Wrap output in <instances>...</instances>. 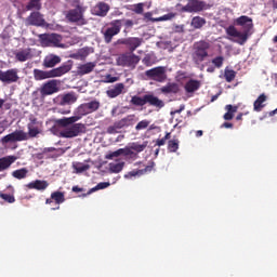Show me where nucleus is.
Returning <instances> with one entry per match:
<instances>
[{
    "mask_svg": "<svg viewBox=\"0 0 277 277\" xmlns=\"http://www.w3.org/2000/svg\"><path fill=\"white\" fill-rule=\"evenodd\" d=\"M116 81H118V77H114L111 75L106 76L105 83H116Z\"/></svg>",
    "mask_w": 277,
    "mask_h": 277,
    "instance_id": "50",
    "label": "nucleus"
},
{
    "mask_svg": "<svg viewBox=\"0 0 277 277\" xmlns=\"http://www.w3.org/2000/svg\"><path fill=\"white\" fill-rule=\"evenodd\" d=\"M26 8L27 10H40V0H30Z\"/></svg>",
    "mask_w": 277,
    "mask_h": 277,
    "instance_id": "43",
    "label": "nucleus"
},
{
    "mask_svg": "<svg viewBox=\"0 0 277 277\" xmlns=\"http://www.w3.org/2000/svg\"><path fill=\"white\" fill-rule=\"evenodd\" d=\"M32 57L34 52L29 48L19 50L15 53V60H17V62H28V60H31Z\"/></svg>",
    "mask_w": 277,
    "mask_h": 277,
    "instance_id": "17",
    "label": "nucleus"
},
{
    "mask_svg": "<svg viewBox=\"0 0 277 277\" xmlns=\"http://www.w3.org/2000/svg\"><path fill=\"white\" fill-rule=\"evenodd\" d=\"M96 68V63L89 62L87 64H82L78 67V74L79 75H90L92 70Z\"/></svg>",
    "mask_w": 277,
    "mask_h": 277,
    "instance_id": "25",
    "label": "nucleus"
},
{
    "mask_svg": "<svg viewBox=\"0 0 277 277\" xmlns=\"http://www.w3.org/2000/svg\"><path fill=\"white\" fill-rule=\"evenodd\" d=\"M147 171H148V167H146L143 170L130 171L124 175V179H133V176H142V174H146Z\"/></svg>",
    "mask_w": 277,
    "mask_h": 277,
    "instance_id": "38",
    "label": "nucleus"
},
{
    "mask_svg": "<svg viewBox=\"0 0 277 277\" xmlns=\"http://www.w3.org/2000/svg\"><path fill=\"white\" fill-rule=\"evenodd\" d=\"M169 153H176L179 150V140H171L168 144Z\"/></svg>",
    "mask_w": 277,
    "mask_h": 277,
    "instance_id": "40",
    "label": "nucleus"
},
{
    "mask_svg": "<svg viewBox=\"0 0 277 277\" xmlns=\"http://www.w3.org/2000/svg\"><path fill=\"white\" fill-rule=\"evenodd\" d=\"M98 107H101V102L96 100L81 104L74 111V116L57 119L56 123L60 127H67V124H75V122H79V120H81L83 116H88V114H94V111H96Z\"/></svg>",
    "mask_w": 277,
    "mask_h": 277,
    "instance_id": "3",
    "label": "nucleus"
},
{
    "mask_svg": "<svg viewBox=\"0 0 277 277\" xmlns=\"http://www.w3.org/2000/svg\"><path fill=\"white\" fill-rule=\"evenodd\" d=\"M234 25H236V27H240V30L235 28V26H229L226 28L227 36L236 38V42L238 44H246V42H248V38H250L252 34V18L242 15L234 21Z\"/></svg>",
    "mask_w": 277,
    "mask_h": 277,
    "instance_id": "2",
    "label": "nucleus"
},
{
    "mask_svg": "<svg viewBox=\"0 0 277 277\" xmlns=\"http://www.w3.org/2000/svg\"><path fill=\"white\" fill-rule=\"evenodd\" d=\"M144 17L147 19V21H151V23H158L157 18H153V13L150 12H147L144 14Z\"/></svg>",
    "mask_w": 277,
    "mask_h": 277,
    "instance_id": "51",
    "label": "nucleus"
},
{
    "mask_svg": "<svg viewBox=\"0 0 277 277\" xmlns=\"http://www.w3.org/2000/svg\"><path fill=\"white\" fill-rule=\"evenodd\" d=\"M184 89L188 94H194V92L200 89V81L189 80L188 82H186Z\"/></svg>",
    "mask_w": 277,
    "mask_h": 277,
    "instance_id": "27",
    "label": "nucleus"
},
{
    "mask_svg": "<svg viewBox=\"0 0 277 277\" xmlns=\"http://www.w3.org/2000/svg\"><path fill=\"white\" fill-rule=\"evenodd\" d=\"M122 29V21L115 19L110 22L107 27L101 30V34L104 36V42L109 44L114 40V36H118Z\"/></svg>",
    "mask_w": 277,
    "mask_h": 277,
    "instance_id": "5",
    "label": "nucleus"
},
{
    "mask_svg": "<svg viewBox=\"0 0 277 277\" xmlns=\"http://www.w3.org/2000/svg\"><path fill=\"white\" fill-rule=\"evenodd\" d=\"M77 94L75 93H67L62 96L61 98V105H72L74 103H77Z\"/></svg>",
    "mask_w": 277,
    "mask_h": 277,
    "instance_id": "28",
    "label": "nucleus"
},
{
    "mask_svg": "<svg viewBox=\"0 0 277 277\" xmlns=\"http://www.w3.org/2000/svg\"><path fill=\"white\" fill-rule=\"evenodd\" d=\"M275 114H277V108H276L275 110H272V111L269 113V116H275Z\"/></svg>",
    "mask_w": 277,
    "mask_h": 277,
    "instance_id": "64",
    "label": "nucleus"
},
{
    "mask_svg": "<svg viewBox=\"0 0 277 277\" xmlns=\"http://www.w3.org/2000/svg\"><path fill=\"white\" fill-rule=\"evenodd\" d=\"M27 174H29V170H27V168L17 169L12 172L13 179H17L18 181L27 179Z\"/></svg>",
    "mask_w": 277,
    "mask_h": 277,
    "instance_id": "30",
    "label": "nucleus"
},
{
    "mask_svg": "<svg viewBox=\"0 0 277 277\" xmlns=\"http://www.w3.org/2000/svg\"><path fill=\"white\" fill-rule=\"evenodd\" d=\"M123 169H124V160L122 159H116L110 163H108V170L115 174L122 172Z\"/></svg>",
    "mask_w": 277,
    "mask_h": 277,
    "instance_id": "21",
    "label": "nucleus"
},
{
    "mask_svg": "<svg viewBox=\"0 0 277 277\" xmlns=\"http://www.w3.org/2000/svg\"><path fill=\"white\" fill-rule=\"evenodd\" d=\"M28 133L23 130H15L14 132L1 138L2 144H10L14 142H27L29 137H38L42 133V122L38 121L36 117H30L27 124Z\"/></svg>",
    "mask_w": 277,
    "mask_h": 277,
    "instance_id": "1",
    "label": "nucleus"
},
{
    "mask_svg": "<svg viewBox=\"0 0 277 277\" xmlns=\"http://www.w3.org/2000/svg\"><path fill=\"white\" fill-rule=\"evenodd\" d=\"M133 12H135V14H143L144 13V3L134 4Z\"/></svg>",
    "mask_w": 277,
    "mask_h": 277,
    "instance_id": "49",
    "label": "nucleus"
},
{
    "mask_svg": "<svg viewBox=\"0 0 277 277\" xmlns=\"http://www.w3.org/2000/svg\"><path fill=\"white\" fill-rule=\"evenodd\" d=\"M212 64L216 66V68H222V64H224V57L217 56L212 61Z\"/></svg>",
    "mask_w": 277,
    "mask_h": 277,
    "instance_id": "48",
    "label": "nucleus"
},
{
    "mask_svg": "<svg viewBox=\"0 0 277 277\" xmlns=\"http://www.w3.org/2000/svg\"><path fill=\"white\" fill-rule=\"evenodd\" d=\"M108 133H116V128L109 127L108 128Z\"/></svg>",
    "mask_w": 277,
    "mask_h": 277,
    "instance_id": "59",
    "label": "nucleus"
},
{
    "mask_svg": "<svg viewBox=\"0 0 277 277\" xmlns=\"http://www.w3.org/2000/svg\"><path fill=\"white\" fill-rule=\"evenodd\" d=\"M150 124V121H148V120H142V121H140L137 124H136V127H135V129H136V131H143V129H148V126Z\"/></svg>",
    "mask_w": 277,
    "mask_h": 277,
    "instance_id": "45",
    "label": "nucleus"
},
{
    "mask_svg": "<svg viewBox=\"0 0 277 277\" xmlns=\"http://www.w3.org/2000/svg\"><path fill=\"white\" fill-rule=\"evenodd\" d=\"M184 110H185V104H182V105L180 106V109H176V110L171 111V116H174L175 114H181V113L184 111Z\"/></svg>",
    "mask_w": 277,
    "mask_h": 277,
    "instance_id": "52",
    "label": "nucleus"
},
{
    "mask_svg": "<svg viewBox=\"0 0 277 277\" xmlns=\"http://www.w3.org/2000/svg\"><path fill=\"white\" fill-rule=\"evenodd\" d=\"M106 94L108 98H117L120 94H127V87L122 82L116 83L106 91Z\"/></svg>",
    "mask_w": 277,
    "mask_h": 277,
    "instance_id": "13",
    "label": "nucleus"
},
{
    "mask_svg": "<svg viewBox=\"0 0 277 277\" xmlns=\"http://www.w3.org/2000/svg\"><path fill=\"white\" fill-rule=\"evenodd\" d=\"M150 57L148 55H146L144 58H143V62L146 64V66H149L150 65Z\"/></svg>",
    "mask_w": 277,
    "mask_h": 277,
    "instance_id": "55",
    "label": "nucleus"
},
{
    "mask_svg": "<svg viewBox=\"0 0 277 277\" xmlns=\"http://www.w3.org/2000/svg\"><path fill=\"white\" fill-rule=\"evenodd\" d=\"M111 185L109 182H101L95 187L91 188L88 194H92L93 192H98V189H107Z\"/></svg>",
    "mask_w": 277,
    "mask_h": 277,
    "instance_id": "41",
    "label": "nucleus"
},
{
    "mask_svg": "<svg viewBox=\"0 0 277 277\" xmlns=\"http://www.w3.org/2000/svg\"><path fill=\"white\" fill-rule=\"evenodd\" d=\"M162 138L166 140V142H168V140H170V133H167L166 136Z\"/></svg>",
    "mask_w": 277,
    "mask_h": 277,
    "instance_id": "63",
    "label": "nucleus"
},
{
    "mask_svg": "<svg viewBox=\"0 0 277 277\" xmlns=\"http://www.w3.org/2000/svg\"><path fill=\"white\" fill-rule=\"evenodd\" d=\"M8 127L5 126V121H0V135L5 131Z\"/></svg>",
    "mask_w": 277,
    "mask_h": 277,
    "instance_id": "53",
    "label": "nucleus"
},
{
    "mask_svg": "<svg viewBox=\"0 0 277 277\" xmlns=\"http://www.w3.org/2000/svg\"><path fill=\"white\" fill-rule=\"evenodd\" d=\"M62 62V57L55 54H48L43 60L44 68H55Z\"/></svg>",
    "mask_w": 277,
    "mask_h": 277,
    "instance_id": "16",
    "label": "nucleus"
},
{
    "mask_svg": "<svg viewBox=\"0 0 277 277\" xmlns=\"http://www.w3.org/2000/svg\"><path fill=\"white\" fill-rule=\"evenodd\" d=\"M196 136H197V137H202V130H198V131L196 132Z\"/></svg>",
    "mask_w": 277,
    "mask_h": 277,
    "instance_id": "61",
    "label": "nucleus"
},
{
    "mask_svg": "<svg viewBox=\"0 0 277 277\" xmlns=\"http://www.w3.org/2000/svg\"><path fill=\"white\" fill-rule=\"evenodd\" d=\"M166 145V138H160L157 141V146H164Z\"/></svg>",
    "mask_w": 277,
    "mask_h": 277,
    "instance_id": "54",
    "label": "nucleus"
},
{
    "mask_svg": "<svg viewBox=\"0 0 277 277\" xmlns=\"http://www.w3.org/2000/svg\"><path fill=\"white\" fill-rule=\"evenodd\" d=\"M207 25V21L200 16H196L192 19V27L195 29H200L201 27H205Z\"/></svg>",
    "mask_w": 277,
    "mask_h": 277,
    "instance_id": "33",
    "label": "nucleus"
},
{
    "mask_svg": "<svg viewBox=\"0 0 277 277\" xmlns=\"http://www.w3.org/2000/svg\"><path fill=\"white\" fill-rule=\"evenodd\" d=\"M28 189H38L39 192H44L49 187V183L42 180H36L27 184Z\"/></svg>",
    "mask_w": 277,
    "mask_h": 277,
    "instance_id": "23",
    "label": "nucleus"
},
{
    "mask_svg": "<svg viewBox=\"0 0 277 277\" xmlns=\"http://www.w3.org/2000/svg\"><path fill=\"white\" fill-rule=\"evenodd\" d=\"M145 101H147V103H149V105L153 107H157V109H162V107H166V103L153 94L145 95Z\"/></svg>",
    "mask_w": 277,
    "mask_h": 277,
    "instance_id": "22",
    "label": "nucleus"
},
{
    "mask_svg": "<svg viewBox=\"0 0 277 277\" xmlns=\"http://www.w3.org/2000/svg\"><path fill=\"white\" fill-rule=\"evenodd\" d=\"M16 156H5L0 158V172L8 170V168H10V166L16 161Z\"/></svg>",
    "mask_w": 277,
    "mask_h": 277,
    "instance_id": "24",
    "label": "nucleus"
},
{
    "mask_svg": "<svg viewBox=\"0 0 277 277\" xmlns=\"http://www.w3.org/2000/svg\"><path fill=\"white\" fill-rule=\"evenodd\" d=\"M27 23L29 25H35L37 27H43L44 25V18H42V15L39 12H34L30 14V16L27 18Z\"/></svg>",
    "mask_w": 277,
    "mask_h": 277,
    "instance_id": "19",
    "label": "nucleus"
},
{
    "mask_svg": "<svg viewBox=\"0 0 277 277\" xmlns=\"http://www.w3.org/2000/svg\"><path fill=\"white\" fill-rule=\"evenodd\" d=\"M0 197L2 198V200H5V202H10L11 205L16 200L13 195H9L5 193L0 194Z\"/></svg>",
    "mask_w": 277,
    "mask_h": 277,
    "instance_id": "46",
    "label": "nucleus"
},
{
    "mask_svg": "<svg viewBox=\"0 0 277 277\" xmlns=\"http://www.w3.org/2000/svg\"><path fill=\"white\" fill-rule=\"evenodd\" d=\"M131 103L132 105H136L137 107H144V105H146L147 103L146 95H144L143 97L135 95L131 98Z\"/></svg>",
    "mask_w": 277,
    "mask_h": 277,
    "instance_id": "35",
    "label": "nucleus"
},
{
    "mask_svg": "<svg viewBox=\"0 0 277 277\" xmlns=\"http://www.w3.org/2000/svg\"><path fill=\"white\" fill-rule=\"evenodd\" d=\"M72 168L76 170L77 174H81V172H88L90 164L85 162H74Z\"/></svg>",
    "mask_w": 277,
    "mask_h": 277,
    "instance_id": "32",
    "label": "nucleus"
},
{
    "mask_svg": "<svg viewBox=\"0 0 277 277\" xmlns=\"http://www.w3.org/2000/svg\"><path fill=\"white\" fill-rule=\"evenodd\" d=\"M195 49L194 60L196 62H205V57H208L209 55V52H207L209 51V43L205 41L198 42L195 45Z\"/></svg>",
    "mask_w": 277,
    "mask_h": 277,
    "instance_id": "10",
    "label": "nucleus"
},
{
    "mask_svg": "<svg viewBox=\"0 0 277 277\" xmlns=\"http://www.w3.org/2000/svg\"><path fill=\"white\" fill-rule=\"evenodd\" d=\"M60 114H63V115H68L70 114V109H67V110H58Z\"/></svg>",
    "mask_w": 277,
    "mask_h": 277,
    "instance_id": "60",
    "label": "nucleus"
},
{
    "mask_svg": "<svg viewBox=\"0 0 277 277\" xmlns=\"http://www.w3.org/2000/svg\"><path fill=\"white\" fill-rule=\"evenodd\" d=\"M72 192H76V193L83 192V188H79V186H74Z\"/></svg>",
    "mask_w": 277,
    "mask_h": 277,
    "instance_id": "57",
    "label": "nucleus"
},
{
    "mask_svg": "<svg viewBox=\"0 0 277 277\" xmlns=\"http://www.w3.org/2000/svg\"><path fill=\"white\" fill-rule=\"evenodd\" d=\"M107 12H109V4L105 2H100L92 9V14L95 16H107Z\"/></svg>",
    "mask_w": 277,
    "mask_h": 277,
    "instance_id": "18",
    "label": "nucleus"
},
{
    "mask_svg": "<svg viewBox=\"0 0 277 277\" xmlns=\"http://www.w3.org/2000/svg\"><path fill=\"white\" fill-rule=\"evenodd\" d=\"M55 92H57V80H50L48 82H45L41 90V96H51V94H55Z\"/></svg>",
    "mask_w": 277,
    "mask_h": 277,
    "instance_id": "14",
    "label": "nucleus"
},
{
    "mask_svg": "<svg viewBox=\"0 0 277 277\" xmlns=\"http://www.w3.org/2000/svg\"><path fill=\"white\" fill-rule=\"evenodd\" d=\"M55 147H48L43 149L42 154L37 155V159H44V157H49V153H53Z\"/></svg>",
    "mask_w": 277,
    "mask_h": 277,
    "instance_id": "44",
    "label": "nucleus"
},
{
    "mask_svg": "<svg viewBox=\"0 0 277 277\" xmlns=\"http://www.w3.org/2000/svg\"><path fill=\"white\" fill-rule=\"evenodd\" d=\"M64 127L61 131V137H67V138H72V137H79V135H83L85 133L87 128L85 124L83 123H70L67 126H61Z\"/></svg>",
    "mask_w": 277,
    "mask_h": 277,
    "instance_id": "6",
    "label": "nucleus"
},
{
    "mask_svg": "<svg viewBox=\"0 0 277 277\" xmlns=\"http://www.w3.org/2000/svg\"><path fill=\"white\" fill-rule=\"evenodd\" d=\"M140 63V56L131 53H126L117 58L118 66H127L128 68H135Z\"/></svg>",
    "mask_w": 277,
    "mask_h": 277,
    "instance_id": "8",
    "label": "nucleus"
},
{
    "mask_svg": "<svg viewBox=\"0 0 277 277\" xmlns=\"http://www.w3.org/2000/svg\"><path fill=\"white\" fill-rule=\"evenodd\" d=\"M236 72L233 69H225L224 77L227 81V83H230L235 79Z\"/></svg>",
    "mask_w": 277,
    "mask_h": 277,
    "instance_id": "42",
    "label": "nucleus"
},
{
    "mask_svg": "<svg viewBox=\"0 0 277 277\" xmlns=\"http://www.w3.org/2000/svg\"><path fill=\"white\" fill-rule=\"evenodd\" d=\"M66 199L64 198V193L54 192L51 194V199H47V205H56V208H52V211H56L60 209V205H62Z\"/></svg>",
    "mask_w": 277,
    "mask_h": 277,
    "instance_id": "15",
    "label": "nucleus"
},
{
    "mask_svg": "<svg viewBox=\"0 0 277 277\" xmlns=\"http://www.w3.org/2000/svg\"><path fill=\"white\" fill-rule=\"evenodd\" d=\"M172 18H174V13H168V14L160 16L154 21H158V23H161L162 21H172Z\"/></svg>",
    "mask_w": 277,
    "mask_h": 277,
    "instance_id": "47",
    "label": "nucleus"
},
{
    "mask_svg": "<svg viewBox=\"0 0 277 277\" xmlns=\"http://www.w3.org/2000/svg\"><path fill=\"white\" fill-rule=\"evenodd\" d=\"M162 94H176L179 92V84L175 82H169L167 85L160 88Z\"/></svg>",
    "mask_w": 277,
    "mask_h": 277,
    "instance_id": "26",
    "label": "nucleus"
},
{
    "mask_svg": "<svg viewBox=\"0 0 277 277\" xmlns=\"http://www.w3.org/2000/svg\"><path fill=\"white\" fill-rule=\"evenodd\" d=\"M66 18L69 21V23H77V25H85L87 23L85 18H83L81 8L69 10L66 14Z\"/></svg>",
    "mask_w": 277,
    "mask_h": 277,
    "instance_id": "11",
    "label": "nucleus"
},
{
    "mask_svg": "<svg viewBox=\"0 0 277 277\" xmlns=\"http://www.w3.org/2000/svg\"><path fill=\"white\" fill-rule=\"evenodd\" d=\"M18 79V69L0 70V81L3 83H16Z\"/></svg>",
    "mask_w": 277,
    "mask_h": 277,
    "instance_id": "12",
    "label": "nucleus"
},
{
    "mask_svg": "<svg viewBox=\"0 0 277 277\" xmlns=\"http://www.w3.org/2000/svg\"><path fill=\"white\" fill-rule=\"evenodd\" d=\"M267 95L265 93H262L253 103V111H263V108L265 107V103H267Z\"/></svg>",
    "mask_w": 277,
    "mask_h": 277,
    "instance_id": "20",
    "label": "nucleus"
},
{
    "mask_svg": "<svg viewBox=\"0 0 277 277\" xmlns=\"http://www.w3.org/2000/svg\"><path fill=\"white\" fill-rule=\"evenodd\" d=\"M200 10H202V2H194L183 8L184 12H198Z\"/></svg>",
    "mask_w": 277,
    "mask_h": 277,
    "instance_id": "31",
    "label": "nucleus"
},
{
    "mask_svg": "<svg viewBox=\"0 0 277 277\" xmlns=\"http://www.w3.org/2000/svg\"><path fill=\"white\" fill-rule=\"evenodd\" d=\"M219 97H220V93L216 95H213L211 98V103H214V101H217Z\"/></svg>",
    "mask_w": 277,
    "mask_h": 277,
    "instance_id": "58",
    "label": "nucleus"
},
{
    "mask_svg": "<svg viewBox=\"0 0 277 277\" xmlns=\"http://www.w3.org/2000/svg\"><path fill=\"white\" fill-rule=\"evenodd\" d=\"M126 43L127 47H129L131 53H133V51H135V49H137L142 44V39L135 37L128 38Z\"/></svg>",
    "mask_w": 277,
    "mask_h": 277,
    "instance_id": "29",
    "label": "nucleus"
},
{
    "mask_svg": "<svg viewBox=\"0 0 277 277\" xmlns=\"http://www.w3.org/2000/svg\"><path fill=\"white\" fill-rule=\"evenodd\" d=\"M146 146H148V143H143V144H137V143H132L128 148L132 150L133 153H143V150L146 149Z\"/></svg>",
    "mask_w": 277,
    "mask_h": 277,
    "instance_id": "34",
    "label": "nucleus"
},
{
    "mask_svg": "<svg viewBox=\"0 0 277 277\" xmlns=\"http://www.w3.org/2000/svg\"><path fill=\"white\" fill-rule=\"evenodd\" d=\"M123 157H126L127 161H135L137 159V153L132 151L129 147L124 148Z\"/></svg>",
    "mask_w": 277,
    "mask_h": 277,
    "instance_id": "37",
    "label": "nucleus"
},
{
    "mask_svg": "<svg viewBox=\"0 0 277 277\" xmlns=\"http://www.w3.org/2000/svg\"><path fill=\"white\" fill-rule=\"evenodd\" d=\"M119 44H127V39H121L118 41Z\"/></svg>",
    "mask_w": 277,
    "mask_h": 277,
    "instance_id": "62",
    "label": "nucleus"
},
{
    "mask_svg": "<svg viewBox=\"0 0 277 277\" xmlns=\"http://www.w3.org/2000/svg\"><path fill=\"white\" fill-rule=\"evenodd\" d=\"M39 40L42 47H57L64 49V44H62V36L57 34L39 35Z\"/></svg>",
    "mask_w": 277,
    "mask_h": 277,
    "instance_id": "7",
    "label": "nucleus"
},
{
    "mask_svg": "<svg viewBox=\"0 0 277 277\" xmlns=\"http://www.w3.org/2000/svg\"><path fill=\"white\" fill-rule=\"evenodd\" d=\"M145 76L147 79L151 81H157L158 83H163L166 79H168V75H166V67H155L145 71Z\"/></svg>",
    "mask_w": 277,
    "mask_h": 277,
    "instance_id": "9",
    "label": "nucleus"
},
{
    "mask_svg": "<svg viewBox=\"0 0 277 277\" xmlns=\"http://www.w3.org/2000/svg\"><path fill=\"white\" fill-rule=\"evenodd\" d=\"M223 127H224L225 129H233V123L225 122V123H223Z\"/></svg>",
    "mask_w": 277,
    "mask_h": 277,
    "instance_id": "56",
    "label": "nucleus"
},
{
    "mask_svg": "<svg viewBox=\"0 0 277 277\" xmlns=\"http://www.w3.org/2000/svg\"><path fill=\"white\" fill-rule=\"evenodd\" d=\"M70 65H62L61 67L44 71L42 69H34L32 75L36 81H44V79H53L55 77H63L66 72H70Z\"/></svg>",
    "mask_w": 277,
    "mask_h": 277,
    "instance_id": "4",
    "label": "nucleus"
},
{
    "mask_svg": "<svg viewBox=\"0 0 277 277\" xmlns=\"http://www.w3.org/2000/svg\"><path fill=\"white\" fill-rule=\"evenodd\" d=\"M124 148H120V149H118V150H116V151H110L109 154H107L106 155V159H116V158H118V157H120L121 155H123L124 156Z\"/></svg>",
    "mask_w": 277,
    "mask_h": 277,
    "instance_id": "39",
    "label": "nucleus"
},
{
    "mask_svg": "<svg viewBox=\"0 0 277 277\" xmlns=\"http://www.w3.org/2000/svg\"><path fill=\"white\" fill-rule=\"evenodd\" d=\"M226 114L224 115V120H233V114L237 111V106L233 107V105L225 106Z\"/></svg>",
    "mask_w": 277,
    "mask_h": 277,
    "instance_id": "36",
    "label": "nucleus"
}]
</instances>
